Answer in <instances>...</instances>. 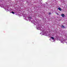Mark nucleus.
I'll use <instances>...</instances> for the list:
<instances>
[{"instance_id": "f257e3e1", "label": "nucleus", "mask_w": 67, "mask_h": 67, "mask_svg": "<svg viewBox=\"0 0 67 67\" xmlns=\"http://www.w3.org/2000/svg\"><path fill=\"white\" fill-rule=\"evenodd\" d=\"M61 16H62V17L64 18V16H65V15H64V14H61Z\"/></svg>"}, {"instance_id": "f03ea898", "label": "nucleus", "mask_w": 67, "mask_h": 67, "mask_svg": "<svg viewBox=\"0 0 67 67\" xmlns=\"http://www.w3.org/2000/svg\"><path fill=\"white\" fill-rule=\"evenodd\" d=\"M58 10H59L60 11H62V9L60 7L58 8Z\"/></svg>"}, {"instance_id": "7ed1b4c3", "label": "nucleus", "mask_w": 67, "mask_h": 67, "mask_svg": "<svg viewBox=\"0 0 67 67\" xmlns=\"http://www.w3.org/2000/svg\"><path fill=\"white\" fill-rule=\"evenodd\" d=\"M51 38L52 39V40H54V37H52Z\"/></svg>"}, {"instance_id": "20e7f679", "label": "nucleus", "mask_w": 67, "mask_h": 67, "mask_svg": "<svg viewBox=\"0 0 67 67\" xmlns=\"http://www.w3.org/2000/svg\"><path fill=\"white\" fill-rule=\"evenodd\" d=\"M64 40H62L61 41V42H62H62H64Z\"/></svg>"}, {"instance_id": "39448f33", "label": "nucleus", "mask_w": 67, "mask_h": 67, "mask_svg": "<svg viewBox=\"0 0 67 67\" xmlns=\"http://www.w3.org/2000/svg\"><path fill=\"white\" fill-rule=\"evenodd\" d=\"M62 28H64V27H64V25L62 26Z\"/></svg>"}, {"instance_id": "423d86ee", "label": "nucleus", "mask_w": 67, "mask_h": 67, "mask_svg": "<svg viewBox=\"0 0 67 67\" xmlns=\"http://www.w3.org/2000/svg\"><path fill=\"white\" fill-rule=\"evenodd\" d=\"M12 13L13 14H14V12H12Z\"/></svg>"}, {"instance_id": "0eeeda50", "label": "nucleus", "mask_w": 67, "mask_h": 67, "mask_svg": "<svg viewBox=\"0 0 67 67\" xmlns=\"http://www.w3.org/2000/svg\"><path fill=\"white\" fill-rule=\"evenodd\" d=\"M29 18L30 19H32V17H29Z\"/></svg>"}, {"instance_id": "6e6552de", "label": "nucleus", "mask_w": 67, "mask_h": 67, "mask_svg": "<svg viewBox=\"0 0 67 67\" xmlns=\"http://www.w3.org/2000/svg\"><path fill=\"white\" fill-rule=\"evenodd\" d=\"M49 15H51V13H49Z\"/></svg>"}]
</instances>
